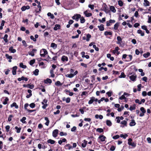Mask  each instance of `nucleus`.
<instances>
[{
	"label": "nucleus",
	"instance_id": "56",
	"mask_svg": "<svg viewBox=\"0 0 151 151\" xmlns=\"http://www.w3.org/2000/svg\"><path fill=\"white\" fill-rule=\"evenodd\" d=\"M141 86H142V85L141 84H139L137 86V87H138L137 90L138 91H141Z\"/></svg>",
	"mask_w": 151,
	"mask_h": 151
},
{
	"label": "nucleus",
	"instance_id": "32",
	"mask_svg": "<svg viewBox=\"0 0 151 151\" xmlns=\"http://www.w3.org/2000/svg\"><path fill=\"white\" fill-rule=\"evenodd\" d=\"M119 25V23L118 22L116 23L114 25V29L115 30L117 29Z\"/></svg>",
	"mask_w": 151,
	"mask_h": 151
},
{
	"label": "nucleus",
	"instance_id": "31",
	"mask_svg": "<svg viewBox=\"0 0 151 151\" xmlns=\"http://www.w3.org/2000/svg\"><path fill=\"white\" fill-rule=\"evenodd\" d=\"M47 142L48 143H50L51 144H53L55 143V141L54 140L49 139L47 141Z\"/></svg>",
	"mask_w": 151,
	"mask_h": 151
},
{
	"label": "nucleus",
	"instance_id": "1",
	"mask_svg": "<svg viewBox=\"0 0 151 151\" xmlns=\"http://www.w3.org/2000/svg\"><path fill=\"white\" fill-rule=\"evenodd\" d=\"M47 53L48 52L45 49H42L40 51V55L41 57H45Z\"/></svg>",
	"mask_w": 151,
	"mask_h": 151
},
{
	"label": "nucleus",
	"instance_id": "30",
	"mask_svg": "<svg viewBox=\"0 0 151 151\" xmlns=\"http://www.w3.org/2000/svg\"><path fill=\"white\" fill-rule=\"evenodd\" d=\"M91 37V35L90 34H88L86 35V37L87 38L86 39V40L87 41H89L90 40V39Z\"/></svg>",
	"mask_w": 151,
	"mask_h": 151
},
{
	"label": "nucleus",
	"instance_id": "61",
	"mask_svg": "<svg viewBox=\"0 0 151 151\" xmlns=\"http://www.w3.org/2000/svg\"><path fill=\"white\" fill-rule=\"evenodd\" d=\"M30 38L31 40H32L34 42H36L37 40L35 38H34L33 36H31L30 37Z\"/></svg>",
	"mask_w": 151,
	"mask_h": 151
},
{
	"label": "nucleus",
	"instance_id": "14",
	"mask_svg": "<svg viewBox=\"0 0 151 151\" xmlns=\"http://www.w3.org/2000/svg\"><path fill=\"white\" fill-rule=\"evenodd\" d=\"M106 138V137L103 135H100L99 137V138L101 140L102 142H104L105 141Z\"/></svg>",
	"mask_w": 151,
	"mask_h": 151
},
{
	"label": "nucleus",
	"instance_id": "37",
	"mask_svg": "<svg viewBox=\"0 0 151 151\" xmlns=\"http://www.w3.org/2000/svg\"><path fill=\"white\" fill-rule=\"evenodd\" d=\"M150 55V53L149 52H148L146 53H144L143 54V56L145 58H147Z\"/></svg>",
	"mask_w": 151,
	"mask_h": 151
},
{
	"label": "nucleus",
	"instance_id": "11",
	"mask_svg": "<svg viewBox=\"0 0 151 151\" xmlns=\"http://www.w3.org/2000/svg\"><path fill=\"white\" fill-rule=\"evenodd\" d=\"M17 67L16 66L12 68V73L13 75H15L16 74V70L17 69Z\"/></svg>",
	"mask_w": 151,
	"mask_h": 151
},
{
	"label": "nucleus",
	"instance_id": "47",
	"mask_svg": "<svg viewBox=\"0 0 151 151\" xmlns=\"http://www.w3.org/2000/svg\"><path fill=\"white\" fill-rule=\"evenodd\" d=\"M35 59H34L33 60H32L30 61L29 64L31 65H32L34 64V63H35Z\"/></svg>",
	"mask_w": 151,
	"mask_h": 151
},
{
	"label": "nucleus",
	"instance_id": "20",
	"mask_svg": "<svg viewBox=\"0 0 151 151\" xmlns=\"http://www.w3.org/2000/svg\"><path fill=\"white\" fill-rule=\"evenodd\" d=\"M9 50L11 52L14 53L16 52V50L13 48V47L12 46L9 48Z\"/></svg>",
	"mask_w": 151,
	"mask_h": 151
},
{
	"label": "nucleus",
	"instance_id": "63",
	"mask_svg": "<svg viewBox=\"0 0 151 151\" xmlns=\"http://www.w3.org/2000/svg\"><path fill=\"white\" fill-rule=\"evenodd\" d=\"M89 8H90L92 10L94 9V5H93L89 4L88 6Z\"/></svg>",
	"mask_w": 151,
	"mask_h": 151
},
{
	"label": "nucleus",
	"instance_id": "9",
	"mask_svg": "<svg viewBox=\"0 0 151 151\" xmlns=\"http://www.w3.org/2000/svg\"><path fill=\"white\" fill-rule=\"evenodd\" d=\"M61 60L63 62L67 61L68 60V58L67 56L65 55H63L61 58Z\"/></svg>",
	"mask_w": 151,
	"mask_h": 151
},
{
	"label": "nucleus",
	"instance_id": "23",
	"mask_svg": "<svg viewBox=\"0 0 151 151\" xmlns=\"http://www.w3.org/2000/svg\"><path fill=\"white\" fill-rule=\"evenodd\" d=\"M104 35L106 36L108 35H111L112 34V32H108L106 31L104 33Z\"/></svg>",
	"mask_w": 151,
	"mask_h": 151
},
{
	"label": "nucleus",
	"instance_id": "3",
	"mask_svg": "<svg viewBox=\"0 0 151 151\" xmlns=\"http://www.w3.org/2000/svg\"><path fill=\"white\" fill-rule=\"evenodd\" d=\"M132 140L131 138H129L128 139V144L129 145L132 146L133 147H135L136 146V144L134 142H132Z\"/></svg>",
	"mask_w": 151,
	"mask_h": 151
},
{
	"label": "nucleus",
	"instance_id": "50",
	"mask_svg": "<svg viewBox=\"0 0 151 151\" xmlns=\"http://www.w3.org/2000/svg\"><path fill=\"white\" fill-rule=\"evenodd\" d=\"M90 100L89 101L88 103L89 104H92L94 101L93 99L92 98V97L90 98Z\"/></svg>",
	"mask_w": 151,
	"mask_h": 151
},
{
	"label": "nucleus",
	"instance_id": "55",
	"mask_svg": "<svg viewBox=\"0 0 151 151\" xmlns=\"http://www.w3.org/2000/svg\"><path fill=\"white\" fill-rule=\"evenodd\" d=\"M10 128V127L9 125H7L5 127L6 131L7 132H8L9 131V129Z\"/></svg>",
	"mask_w": 151,
	"mask_h": 151
},
{
	"label": "nucleus",
	"instance_id": "34",
	"mask_svg": "<svg viewBox=\"0 0 151 151\" xmlns=\"http://www.w3.org/2000/svg\"><path fill=\"white\" fill-rule=\"evenodd\" d=\"M65 148L67 147V148L69 150H70L72 148V147L71 146V145L70 144L66 145L65 146Z\"/></svg>",
	"mask_w": 151,
	"mask_h": 151
},
{
	"label": "nucleus",
	"instance_id": "16",
	"mask_svg": "<svg viewBox=\"0 0 151 151\" xmlns=\"http://www.w3.org/2000/svg\"><path fill=\"white\" fill-rule=\"evenodd\" d=\"M137 33L138 34H140L141 36H143L145 35V33L144 32H143L140 29H139L137 30Z\"/></svg>",
	"mask_w": 151,
	"mask_h": 151
},
{
	"label": "nucleus",
	"instance_id": "48",
	"mask_svg": "<svg viewBox=\"0 0 151 151\" xmlns=\"http://www.w3.org/2000/svg\"><path fill=\"white\" fill-rule=\"evenodd\" d=\"M50 73L51 74V76L53 78L55 77V75L54 74V71L53 70H50Z\"/></svg>",
	"mask_w": 151,
	"mask_h": 151
},
{
	"label": "nucleus",
	"instance_id": "40",
	"mask_svg": "<svg viewBox=\"0 0 151 151\" xmlns=\"http://www.w3.org/2000/svg\"><path fill=\"white\" fill-rule=\"evenodd\" d=\"M26 118L25 117H23L22 118V119H20V121L21 122L23 123H26V121L25 120L26 119Z\"/></svg>",
	"mask_w": 151,
	"mask_h": 151
},
{
	"label": "nucleus",
	"instance_id": "26",
	"mask_svg": "<svg viewBox=\"0 0 151 151\" xmlns=\"http://www.w3.org/2000/svg\"><path fill=\"white\" fill-rule=\"evenodd\" d=\"M117 40L118 41L117 42V44H120V42H122V39L120 36H118L117 37Z\"/></svg>",
	"mask_w": 151,
	"mask_h": 151
},
{
	"label": "nucleus",
	"instance_id": "58",
	"mask_svg": "<svg viewBox=\"0 0 151 151\" xmlns=\"http://www.w3.org/2000/svg\"><path fill=\"white\" fill-rule=\"evenodd\" d=\"M121 123L122 124L124 125L125 126H127V122L125 120H124V121H122L121 122Z\"/></svg>",
	"mask_w": 151,
	"mask_h": 151
},
{
	"label": "nucleus",
	"instance_id": "22",
	"mask_svg": "<svg viewBox=\"0 0 151 151\" xmlns=\"http://www.w3.org/2000/svg\"><path fill=\"white\" fill-rule=\"evenodd\" d=\"M14 106L16 109H18L19 107L17 105L16 103L15 102H14L13 104L11 105V108Z\"/></svg>",
	"mask_w": 151,
	"mask_h": 151
},
{
	"label": "nucleus",
	"instance_id": "5",
	"mask_svg": "<svg viewBox=\"0 0 151 151\" xmlns=\"http://www.w3.org/2000/svg\"><path fill=\"white\" fill-rule=\"evenodd\" d=\"M59 131L57 129H56L53 131L52 135L54 137H56L58 135Z\"/></svg>",
	"mask_w": 151,
	"mask_h": 151
},
{
	"label": "nucleus",
	"instance_id": "42",
	"mask_svg": "<svg viewBox=\"0 0 151 151\" xmlns=\"http://www.w3.org/2000/svg\"><path fill=\"white\" fill-rule=\"evenodd\" d=\"M119 99L121 100L122 99L126 100L127 99V98L125 97L124 95L123 94L119 98Z\"/></svg>",
	"mask_w": 151,
	"mask_h": 151
},
{
	"label": "nucleus",
	"instance_id": "17",
	"mask_svg": "<svg viewBox=\"0 0 151 151\" xmlns=\"http://www.w3.org/2000/svg\"><path fill=\"white\" fill-rule=\"evenodd\" d=\"M98 27L99 29L101 31H103L104 30V25L101 24L100 26H98Z\"/></svg>",
	"mask_w": 151,
	"mask_h": 151
},
{
	"label": "nucleus",
	"instance_id": "39",
	"mask_svg": "<svg viewBox=\"0 0 151 151\" xmlns=\"http://www.w3.org/2000/svg\"><path fill=\"white\" fill-rule=\"evenodd\" d=\"M48 16L50 17V18L52 19H53L54 18V17L53 15L52 14H51L50 12H49L47 13V14Z\"/></svg>",
	"mask_w": 151,
	"mask_h": 151
},
{
	"label": "nucleus",
	"instance_id": "28",
	"mask_svg": "<svg viewBox=\"0 0 151 151\" xmlns=\"http://www.w3.org/2000/svg\"><path fill=\"white\" fill-rule=\"evenodd\" d=\"M119 48L118 47H116L115 48V49L113 50L112 52L114 54H115L119 50Z\"/></svg>",
	"mask_w": 151,
	"mask_h": 151
},
{
	"label": "nucleus",
	"instance_id": "6",
	"mask_svg": "<svg viewBox=\"0 0 151 151\" xmlns=\"http://www.w3.org/2000/svg\"><path fill=\"white\" fill-rule=\"evenodd\" d=\"M107 6L106 4H105V6H104L103 10L104 11L106 14L110 13V11L108 9H107Z\"/></svg>",
	"mask_w": 151,
	"mask_h": 151
},
{
	"label": "nucleus",
	"instance_id": "24",
	"mask_svg": "<svg viewBox=\"0 0 151 151\" xmlns=\"http://www.w3.org/2000/svg\"><path fill=\"white\" fill-rule=\"evenodd\" d=\"M74 76V75L73 74L71 73L70 74H67L65 75V76L69 78H72Z\"/></svg>",
	"mask_w": 151,
	"mask_h": 151
},
{
	"label": "nucleus",
	"instance_id": "2",
	"mask_svg": "<svg viewBox=\"0 0 151 151\" xmlns=\"http://www.w3.org/2000/svg\"><path fill=\"white\" fill-rule=\"evenodd\" d=\"M81 17V15L80 14H75L72 17L73 19H75L77 21H78L79 19Z\"/></svg>",
	"mask_w": 151,
	"mask_h": 151
},
{
	"label": "nucleus",
	"instance_id": "53",
	"mask_svg": "<svg viewBox=\"0 0 151 151\" xmlns=\"http://www.w3.org/2000/svg\"><path fill=\"white\" fill-rule=\"evenodd\" d=\"M60 135L61 136H63V135L66 136V135H67V133L66 132L64 133L63 132H61L60 133Z\"/></svg>",
	"mask_w": 151,
	"mask_h": 151
},
{
	"label": "nucleus",
	"instance_id": "35",
	"mask_svg": "<svg viewBox=\"0 0 151 151\" xmlns=\"http://www.w3.org/2000/svg\"><path fill=\"white\" fill-rule=\"evenodd\" d=\"M55 85L56 86H61L62 85V84L60 83V81H58L55 83Z\"/></svg>",
	"mask_w": 151,
	"mask_h": 151
},
{
	"label": "nucleus",
	"instance_id": "54",
	"mask_svg": "<svg viewBox=\"0 0 151 151\" xmlns=\"http://www.w3.org/2000/svg\"><path fill=\"white\" fill-rule=\"evenodd\" d=\"M13 117V116L12 115H10L9 116L8 118V121L10 122L12 120V118Z\"/></svg>",
	"mask_w": 151,
	"mask_h": 151
},
{
	"label": "nucleus",
	"instance_id": "62",
	"mask_svg": "<svg viewBox=\"0 0 151 151\" xmlns=\"http://www.w3.org/2000/svg\"><path fill=\"white\" fill-rule=\"evenodd\" d=\"M93 47L95 49V50L97 51H98L99 50V49L98 47H97L95 45H93Z\"/></svg>",
	"mask_w": 151,
	"mask_h": 151
},
{
	"label": "nucleus",
	"instance_id": "43",
	"mask_svg": "<svg viewBox=\"0 0 151 151\" xmlns=\"http://www.w3.org/2000/svg\"><path fill=\"white\" fill-rule=\"evenodd\" d=\"M118 4L120 6H122L123 5V3L121 0H119L118 1Z\"/></svg>",
	"mask_w": 151,
	"mask_h": 151
},
{
	"label": "nucleus",
	"instance_id": "64",
	"mask_svg": "<svg viewBox=\"0 0 151 151\" xmlns=\"http://www.w3.org/2000/svg\"><path fill=\"white\" fill-rule=\"evenodd\" d=\"M148 23H151V16H150L149 15L148 16Z\"/></svg>",
	"mask_w": 151,
	"mask_h": 151
},
{
	"label": "nucleus",
	"instance_id": "18",
	"mask_svg": "<svg viewBox=\"0 0 151 151\" xmlns=\"http://www.w3.org/2000/svg\"><path fill=\"white\" fill-rule=\"evenodd\" d=\"M110 9L113 13H115L116 12V10L114 6H111L110 7Z\"/></svg>",
	"mask_w": 151,
	"mask_h": 151
},
{
	"label": "nucleus",
	"instance_id": "46",
	"mask_svg": "<svg viewBox=\"0 0 151 151\" xmlns=\"http://www.w3.org/2000/svg\"><path fill=\"white\" fill-rule=\"evenodd\" d=\"M135 105H134L133 106H131L130 107L129 109L131 111H132L133 110H134L135 109Z\"/></svg>",
	"mask_w": 151,
	"mask_h": 151
},
{
	"label": "nucleus",
	"instance_id": "51",
	"mask_svg": "<svg viewBox=\"0 0 151 151\" xmlns=\"http://www.w3.org/2000/svg\"><path fill=\"white\" fill-rule=\"evenodd\" d=\"M125 77L126 75L124 74V73L123 72H122L121 74V75L119 76V77L120 78H125Z\"/></svg>",
	"mask_w": 151,
	"mask_h": 151
},
{
	"label": "nucleus",
	"instance_id": "52",
	"mask_svg": "<svg viewBox=\"0 0 151 151\" xmlns=\"http://www.w3.org/2000/svg\"><path fill=\"white\" fill-rule=\"evenodd\" d=\"M128 135L127 134H125V135H123V134H121L120 135V137H123L124 139H126V137H127Z\"/></svg>",
	"mask_w": 151,
	"mask_h": 151
},
{
	"label": "nucleus",
	"instance_id": "45",
	"mask_svg": "<svg viewBox=\"0 0 151 151\" xmlns=\"http://www.w3.org/2000/svg\"><path fill=\"white\" fill-rule=\"evenodd\" d=\"M9 100V99L8 98H6L4 99V101L3 102V104L4 105L6 104Z\"/></svg>",
	"mask_w": 151,
	"mask_h": 151
},
{
	"label": "nucleus",
	"instance_id": "21",
	"mask_svg": "<svg viewBox=\"0 0 151 151\" xmlns=\"http://www.w3.org/2000/svg\"><path fill=\"white\" fill-rule=\"evenodd\" d=\"M83 143L82 144V146L83 147H86L87 143V141L86 140H84L83 141Z\"/></svg>",
	"mask_w": 151,
	"mask_h": 151
},
{
	"label": "nucleus",
	"instance_id": "29",
	"mask_svg": "<svg viewBox=\"0 0 151 151\" xmlns=\"http://www.w3.org/2000/svg\"><path fill=\"white\" fill-rule=\"evenodd\" d=\"M8 37V35L7 34H5L4 35V37L3 38L5 42L6 43H7L8 42V40L7 39V38Z\"/></svg>",
	"mask_w": 151,
	"mask_h": 151
},
{
	"label": "nucleus",
	"instance_id": "60",
	"mask_svg": "<svg viewBox=\"0 0 151 151\" xmlns=\"http://www.w3.org/2000/svg\"><path fill=\"white\" fill-rule=\"evenodd\" d=\"M35 105L34 103H32L29 105L30 106L33 108L35 106Z\"/></svg>",
	"mask_w": 151,
	"mask_h": 151
},
{
	"label": "nucleus",
	"instance_id": "12",
	"mask_svg": "<svg viewBox=\"0 0 151 151\" xmlns=\"http://www.w3.org/2000/svg\"><path fill=\"white\" fill-rule=\"evenodd\" d=\"M60 25L59 24H56L55 25L53 29L55 30H57L58 29H60Z\"/></svg>",
	"mask_w": 151,
	"mask_h": 151
},
{
	"label": "nucleus",
	"instance_id": "57",
	"mask_svg": "<svg viewBox=\"0 0 151 151\" xmlns=\"http://www.w3.org/2000/svg\"><path fill=\"white\" fill-rule=\"evenodd\" d=\"M88 92L83 91L82 93V94L81 95V96H82L83 95H86L88 94Z\"/></svg>",
	"mask_w": 151,
	"mask_h": 151
},
{
	"label": "nucleus",
	"instance_id": "38",
	"mask_svg": "<svg viewBox=\"0 0 151 151\" xmlns=\"http://www.w3.org/2000/svg\"><path fill=\"white\" fill-rule=\"evenodd\" d=\"M96 132H99V133H101L103 132L104 130L102 128H98L96 129Z\"/></svg>",
	"mask_w": 151,
	"mask_h": 151
},
{
	"label": "nucleus",
	"instance_id": "27",
	"mask_svg": "<svg viewBox=\"0 0 151 151\" xmlns=\"http://www.w3.org/2000/svg\"><path fill=\"white\" fill-rule=\"evenodd\" d=\"M106 124L107 125L109 126H111L112 125V123L111 121L108 120L106 121Z\"/></svg>",
	"mask_w": 151,
	"mask_h": 151
},
{
	"label": "nucleus",
	"instance_id": "19",
	"mask_svg": "<svg viewBox=\"0 0 151 151\" xmlns=\"http://www.w3.org/2000/svg\"><path fill=\"white\" fill-rule=\"evenodd\" d=\"M136 123L134 120H132L131 122L129 123V125L130 126H133L135 125Z\"/></svg>",
	"mask_w": 151,
	"mask_h": 151
},
{
	"label": "nucleus",
	"instance_id": "25",
	"mask_svg": "<svg viewBox=\"0 0 151 151\" xmlns=\"http://www.w3.org/2000/svg\"><path fill=\"white\" fill-rule=\"evenodd\" d=\"M57 45L54 43H52L51 44V47L55 49L57 48Z\"/></svg>",
	"mask_w": 151,
	"mask_h": 151
},
{
	"label": "nucleus",
	"instance_id": "15",
	"mask_svg": "<svg viewBox=\"0 0 151 151\" xmlns=\"http://www.w3.org/2000/svg\"><path fill=\"white\" fill-rule=\"evenodd\" d=\"M144 2L143 4L145 6H149L150 2L147 0H144Z\"/></svg>",
	"mask_w": 151,
	"mask_h": 151
},
{
	"label": "nucleus",
	"instance_id": "44",
	"mask_svg": "<svg viewBox=\"0 0 151 151\" xmlns=\"http://www.w3.org/2000/svg\"><path fill=\"white\" fill-rule=\"evenodd\" d=\"M5 56L6 57V58L8 59L11 60L12 58V56H9V55L7 54H6L5 55Z\"/></svg>",
	"mask_w": 151,
	"mask_h": 151
},
{
	"label": "nucleus",
	"instance_id": "7",
	"mask_svg": "<svg viewBox=\"0 0 151 151\" xmlns=\"http://www.w3.org/2000/svg\"><path fill=\"white\" fill-rule=\"evenodd\" d=\"M137 76L135 74H134L133 75L129 77L130 79L132 81H134L136 80Z\"/></svg>",
	"mask_w": 151,
	"mask_h": 151
},
{
	"label": "nucleus",
	"instance_id": "4",
	"mask_svg": "<svg viewBox=\"0 0 151 151\" xmlns=\"http://www.w3.org/2000/svg\"><path fill=\"white\" fill-rule=\"evenodd\" d=\"M140 110L142 111V113L140 114L139 116H143L144 115V114L146 112V110L143 107L140 108Z\"/></svg>",
	"mask_w": 151,
	"mask_h": 151
},
{
	"label": "nucleus",
	"instance_id": "13",
	"mask_svg": "<svg viewBox=\"0 0 151 151\" xmlns=\"http://www.w3.org/2000/svg\"><path fill=\"white\" fill-rule=\"evenodd\" d=\"M44 82L46 84H47L48 83L50 84L52 83V80L50 79L47 78V79L44 80Z\"/></svg>",
	"mask_w": 151,
	"mask_h": 151
},
{
	"label": "nucleus",
	"instance_id": "36",
	"mask_svg": "<svg viewBox=\"0 0 151 151\" xmlns=\"http://www.w3.org/2000/svg\"><path fill=\"white\" fill-rule=\"evenodd\" d=\"M39 70L38 69H36L33 72V73L35 76H37L38 74Z\"/></svg>",
	"mask_w": 151,
	"mask_h": 151
},
{
	"label": "nucleus",
	"instance_id": "33",
	"mask_svg": "<svg viewBox=\"0 0 151 151\" xmlns=\"http://www.w3.org/2000/svg\"><path fill=\"white\" fill-rule=\"evenodd\" d=\"M15 129L17 130V133H19L20 132V130L21 129V127H17L16 126L15 127Z\"/></svg>",
	"mask_w": 151,
	"mask_h": 151
},
{
	"label": "nucleus",
	"instance_id": "41",
	"mask_svg": "<svg viewBox=\"0 0 151 151\" xmlns=\"http://www.w3.org/2000/svg\"><path fill=\"white\" fill-rule=\"evenodd\" d=\"M20 67L23 68H25L27 67L26 65H24L23 63H20L19 64Z\"/></svg>",
	"mask_w": 151,
	"mask_h": 151
},
{
	"label": "nucleus",
	"instance_id": "59",
	"mask_svg": "<svg viewBox=\"0 0 151 151\" xmlns=\"http://www.w3.org/2000/svg\"><path fill=\"white\" fill-rule=\"evenodd\" d=\"M124 109V107L123 106H122L121 107L119 108L117 110L118 111L120 112Z\"/></svg>",
	"mask_w": 151,
	"mask_h": 151
},
{
	"label": "nucleus",
	"instance_id": "49",
	"mask_svg": "<svg viewBox=\"0 0 151 151\" xmlns=\"http://www.w3.org/2000/svg\"><path fill=\"white\" fill-rule=\"evenodd\" d=\"M80 19L81 22V23H84L85 22V20L84 19V17H82Z\"/></svg>",
	"mask_w": 151,
	"mask_h": 151
},
{
	"label": "nucleus",
	"instance_id": "8",
	"mask_svg": "<svg viewBox=\"0 0 151 151\" xmlns=\"http://www.w3.org/2000/svg\"><path fill=\"white\" fill-rule=\"evenodd\" d=\"M37 51V50L36 49H33L32 51L28 52V54L32 56H33L35 55L34 52H36Z\"/></svg>",
	"mask_w": 151,
	"mask_h": 151
},
{
	"label": "nucleus",
	"instance_id": "10",
	"mask_svg": "<svg viewBox=\"0 0 151 151\" xmlns=\"http://www.w3.org/2000/svg\"><path fill=\"white\" fill-rule=\"evenodd\" d=\"M84 14L86 17H88L92 16V14L91 13H88V10H86L84 12Z\"/></svg>",
	"mask_w": 151,
	"mask_h": 151
}]
</instances>
